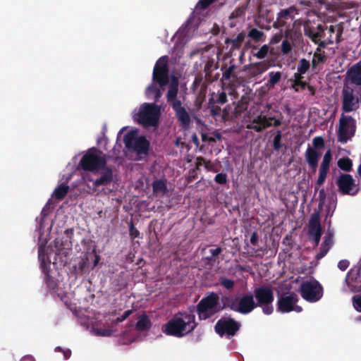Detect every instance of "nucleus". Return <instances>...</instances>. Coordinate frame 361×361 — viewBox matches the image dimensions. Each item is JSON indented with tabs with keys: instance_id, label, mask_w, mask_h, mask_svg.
I'll return each mask as SVG.
<instances>
[{
	"instance_id": "nucleus-1",
	"label": "nucleus",
	"mask_w": 361,
	"mask_h": 361,
	"mask_svg": "<svg viewBox=\"0 0 361 361\" xmlns=\"http://www.w3.org/2000/svg\"><path fill=\"white\" fill-rule=\"evenodd\" d=\"M39 222L37 232L39 234V250L38 257L40 267L45 275V281L48 288L54 293H56L60 299L69 306L68 293L62 290L63 284L61 282H56L50 275L51 264L53 257V264L57 268L63 267L67 262V257L72 249L71 231L66 230L61 236L56 238L54 242V246L51 245H45L47 238L51 229V219L44 213V209L41 213L39 219H37Z\"/></svg>"
},
{
	"instance_id": "nucleus-2",
	"label": "nucleus",
	"mask_w": 361,
	"mask_h": 361,
	"mask_svg": "<svg viewBox=\"0 0 361 361\" xmlns=\"http://www.w3.org/2000/svg\"><path fill=\"white\" fill-rule=\"evenodd\" d=\"M297 10L294 6L281 11L274 23L276 27L285 32L286 39L281 44L283 54L289 53L292 49V44L300 39L302 35V23L295 20Z\"/></svg>"
},
{
	"instance_id": "nucleus-3",
	"label": "nucleus",
	"mask_w": 361,
	"mask_h": 361,
	"mask_svg": "<svg viewBox=\"0 0 361 361\" xmlns=\"http://www.w3.org/2000/svg\"><path fill=\"white\" fill-rule=\"evenodd\" d=\"M197 326L195 316L190 312H178L162 326V331L169 336L182 338Z\"/></svg>"
},
{
	"instance_id": "nucleus-4",
	"label": "nucleus",
	"mask_w": 361,
	"mask_h": 361,
	"mask_svg": "<svg viewBox=\"0 0 361 361\" xmlns=\"http://www.w3.org/2000/svg\"><path fill=\"white\" fill-rule=\"evenodd\" d=\"M215 0H200L196 6L192 16L188 20L185 26L179 30L174 35V40L176 41V49L181 48L182 44H185L190 40L193 36L195 29L197 28L198 25H203L200 22V16L198 13L200 11L210 5Z\"/></svg>"
},
{
	"instance_id": "nucleus-5",
	"label": "nucleus",
	"mask_w": 361,
	"mask_h": 361,
	"mask_svg": "<svg viewBox=\"0 0 361 361\" xmlns=\"http://www.w3.org/2000/svg\"><path fill=\"white\" fill-rule=\"evenodd\" d=\"M123 136V142L128 150L135 154L136 159H145L149 152V142L145 137L140 135L135 128L128 130L127 127L122 128L118 132V135L126 132Z\"/></svg>"
},
{
	"instance_id": "nucleus-6",
	"label": "nucleus",
	"mask_w": 361,
	"mask_h": 361,
	"mask_svg": "<svg viewBox=\"0 0 361 361\" xmlns=\"http://www.w3.org/2000/svg\"><path fill=\"white\" fill-rule=\"evenodd\" d=\"M161 106L154 103H143L132 112L134 121L145 128L155 127L158 125Z\"/></svg>"
},
{
	"instance_id": "nucleus-7",
	"label": "nucleus",
	"mask_w": 361,
	"mask_h": 361,
	"mask_svg": "<svg viewBox=\"0 0 361 361\" xmlns=\"http://www.w3.org/2000/svg\"><path fill=\"white\" fill-rule=\"evenodd\" d=\"M305 34L315 43L321 47L333 44L338 40L339 28L336 30L334 25L326 27L325 30L321 25H318L317 30L309 28L307 25H304Z\"/></svg>"
},
{
	"instance_id": "nucleus-8",
	"label": "nucleus",
	"mask_w": 361,
	"mask_h": 361,
	"mask_svg": "<svg viewBox=\"0 0 361 361\" xmlns=\"http://www.w3.org/2000/svg\"><path fill=\"white\" fill-rule=\"evenodd\" d=\"M106 160L101 152L95 148L88 149L80 161L81 167L85 171L99 172L106 166Z\"/></svg>"
},
{
	"instance_id": "nucleus-9",
	"label": "nucleus",
	"mask_w": 361,
	"mask_h": 361,
	"mask_svg": "<svg viewBox=\"0 0 361 361\" xmlns=\"http://www.w3.org/2000/svg\"><path fill=\"white\" fill-rule=\"evenodd\" d=\"M302 298L310 302L319 300L323 295V288L314 279H310L303 281L300 286Z\"/></svg>"
},
{
	"instance_id": "nucleus-10",
	"label": "nucleus",
	"mask_w": 361,
	"mask_h": 361,
	"mask_svg": "<svg viewBox=\"0 0 361 361\" xmlns=\"http://www.w3.org/2000/svg\"><path fill=\"white\" fill-rule=\"evenodd\" d=\"M228 306L231 310L247 314L250 313L257 306L254 297L251 294H243L231 298L228 301Z\"/></svg>"
},
{
	"instance_id": "nucleus-11",
	"label": "nucleus",
	"mask_w": 361,
	"mask_h": 361,
	"mask_svg": "<svg viewBox=\"0 0 361 361\" xmlns=\"http://www.w3.org/2000/svg\"><path fill=\"white\" fill-rule=\"evenodd\" d=\"M255 297L257 299V305L262 307L264 314H271L274 311L272 302L274 301L273 290L267 286H262L255 289Z\"/></svg>"
},
{
	"instance_id": "nucleus-12",
	"label": "nucleus",
	"mask_w": 361,
	"mask_h": 361,
	"mask_svg": "<svg viewBox=\"0 0 361 361\" xmlns=\"http://www.w3.org/2000/svg\"><path fill=\"white\" fill-rule=\"evenodd\" d=\"M361 103V92L353 87L345 86L343 91V111L350 112L359 108Z\"/></svg>"
},
{
	"instance_id": "nucleus-13",
	"label": "nucleus",
	"mask_w": 361,
	"mask_h": 361,
	"mask_svg": "<svg viewBox=\"0 0 361 361\" xmlns=\"http://www.w3.org/2000/svg\"><path fill=\"white\" fill-rule=\"evenodd\" d=\"M219 296L211 294L202 299L197 305V311L200 319H206L219 311Z\"/></svg>"
},
{
	"instance_id": "nucleus-14",
	"label": "nucleus",
	"mask_w": 361,
	"mask_h": 361,
	"mask_svg": "<svg viewBox=\"0 0 361 361\" xmlns=\"http://www.w3.org/2000/svg\"><path fill=\"white\" fill-rule=\"evenodd\" d=\"M273 118H267L262 114L257 113L255 109H250L247 114V128L255 130L257 132H261L263 129L267 128L272 125L271 120Z\"/></svg>"
},
{
	"instance_id": "nucleus-15",
	"label": "nucleus",
	"mask_w": 361,
	"mask_h": 361,
	"mask_svg": "<svg viewBox=\"0 0 361 361\" xmlns=\"http://www.w3.org/2000/svg\"><path fill=\"white\" fill-rule=\"evenodd\" d=\"M355 132V121L351 116L342 115L339 120L338 140L344 144L354 135Z\"/></svg>"
},
{
	"instance_id": "nucleus-16",
	"label": "nucleus",
	"mask_w": 361,
	"mask_h": 361,
	"mask_svg": "<svg viewBox=\"0 0 361 361\" xmlns=\"http://www.w3.org/2000/svg\"><path fill=\"white\" fill-rule=\"evenodd\" d=\"M298 296L296 293L290 292L283 293L278 300L277 310L282 313H287L291 311L300 312L302 307L297 305Z\"/></svg>"
},
{
	"instance_id": "nucleus-17",
	"label": "nucleus",
	"mask_w": 361,
	"mask_h": 361,
	"mask_svg": "<svg viewBox=\"0 0 361 361\" xmlns=\"http://www.w3.org/2000/svg\"><path fill=\"white\" fill-rule=\"evenodd\" d=\"M168 61V56H161L157 60L154 67L153 81H157L161 87L165 86L169 82Z\"/></svg>"
},
{
	"instance_id": "nucleus-18",
	"label": "nucleus",
	"mask_w": 361,
	"mask_h": 361,
	"mask_svg": "<svg viewBox=\"0 0 361 361\" xmlns=\"http://www.w3.org/2000/svg\"><path fill=\"white\" fill-rule=\"evenodd\" d=\"M240 324L230 317H223L215 325L216 332L221 336H233L240 329Z\"/></svg>"
},
{
	"instance_id": "nucleus-19",
	"label": "nucleus",
	"mask_w": 361,
	"mask_h": 361,
	"mask_svg": "<svg viewBox=\"0 0 361 361\" xmlns=\"http://www.w3.org/2000/svg\"><path fill=\"white\" fill-rule=\"evenodd\" d=\"M322 227L318 212L313 213L310 219L308 235L310 240L317 246L320 241Z\"/></svg>"
},
{
	"instance_id": "nucleus-20",
	"label": "nucleus",
	"mask_w": 361,
	"mask_h": 361,
	"mask_svg": "<svg viewBox=\"0 0 361 361\" xmlns=\"http://www.w3.org/2000/svg\"><path fill=\"white\" fill-rule=\"evenodd\" d=\"M345 86L353 87L361 92V64L353 66L347 72Z\"/></svg>"
},
{
	"instance_id": "nucleus-21",
	"label": "nucleus",
	"mask_w": 361,
	"mask_h": 361,
	"mask_svg": "<svg viewBox=\"0 0 361 361\" xmlns=\"http://www.w3.org/2000/svg\"><path fill=\"white\" fill-rule=\"evenodd\" d=\"M332 159V155L331 152V149H328L326 153L324 154L319 169V177L317 180L316 186H315V190H318L320 185H322L326 176L327 173L329 171L330 167V163Z\"/></svg>"
},
{
	"instance_id": "nucleus-22",
	"label": "nucleus",
	"mask_w": 361,
	"mask_h": 361,
	"mask_svg": "<svg viewBox=\"0 0 361 361\" xmlns=\"http://www.w3.org/2000/svg\"><path fill=\"white\" fill-rule=\"evenodd\" d=\"M337 185L343 194L354 195L357 192L354 180L349 174H343L337 180Z\"/></svg>"
},
{
	"instance_id": "nucleus-23",
	"label": "nucleus",
	"mask_w": 361,
	"mask_h": 361,
	"mask_svg": "<svg viewBox=\"0 0 361 361\" xmlns=\"http://www.w3.org/2000/svg\"><path fill=\"white\" fill-rule=\"evenodd\" d=\"M102 173L99 178L93 180L89 178L87 176H84L83 178L85 182H92L94 186L104 185L109 183L113 178L112 170L109 168L104 166L102 169Z\"/></svg>"
},
{
	"instance_id": "nucleus-24",
	"label": "nucleus",
	"mask_w": 361,
	"mask_h": 361,
	"mask_svg": "<svg viewBox=\"0 0 361 361\" xmlns=\"http://www.w3.org/2000/svg\"><path fill=\"white\" fill-rule=\"evenodd\" d=\"M310 63L308 61L305 59H301L299 61L298 66V73L295 74V82L293 84V88H294L296 91H298V87L301 86V87H304L305 84L300 81L301 75L304 74L309 69Z\"/></svg>"
},
{
	"instance_id": "nucleus-25",
	"label": "nucleus",
	"mask_w": 361,
	"mask_h": 361,
	"mask_svg": "<svg viewBox=\"0 0 361 361\" xmlns=\"http://www.w3.org/2000/svg\"><path fill=\"white\" fill-rule=\"evenodd\" d=\"M92 332L97 336L109 337L118 336V332L113 327H109L105 324H96L92 327Z\"/></svg>"
},
{
	"instance_id": "nucleus-26",
	"label": "nucleus",
	"mask_w": 361,
	"mask_h": 361,
	"mask_svg": "<svg viewBox=\"0 0 361 361\" xmlns=\"http://www.w3.org/2000/svg\"><path fill=\"white\" fill-rule=\"evenodd\" d=\"M322 154V152L320 150H315L314 148L307 149L305 154V160L313 171L317 170Z\"/></svg>"
},
{
	"instance_id": "nucleus-27",
	"label": "nucleus",
	"mask_w": 361,
	"mask_h": 361,
	"mask_svg": "<svg viewBox=\"0 0 361 361\" xmlns=\"http://www.w3.org/2000/svg\"><path fill=\"white\" fill-rule=\"evenodd\" d=\"M178 79L173 76L171 77V80L170 85L169 87V90L167 92V101L172 105L173 107V104L180 103L179 100L177 99V94H178Z\"/></svg>"
},
{
	"instance_id": "nucleus-28",
	"label": "nucleus",
	"mask_w": 361,
	"mask_h": 361,
	"mask_svg": "<svg viewBox=\"0 0 361 361\" xmlns=\"http://www.w3.org/2000/svg\"><path fill=\"white\" fill-rule=\"evenodd\" d=\"M173 109L175 110L178 121L181 123L183 127H188L190 122V117L185 108L181 106V103L173 104Z\"/></svg>"
},
{
	"instance_id": "nucleus-29",
	"label": "nucleus",
	"mask_w": 361,
	"mask_h": 361,
	"mask_svg": "<svg viewBox=\"0 0 361 361\" xmlns=\"http://www.w3.org/2000/svg\"><path fill=\"white\" fill-rule=\"evenodd\" d=\"M333 243V235L331 233H328L324 237V240L320 248V252L317 254V259H322L326 255L329 250Z\"/></svg>"
},
{
	"instance_id": "nucleus-30",
	"label": "nucleus",
	"mask_w": 361,
	"mask_h": 361,
	"mask_svg": "<svg viewBox=\"0 0 361 361\" xmlns=\"http://www.w3.org/2000/svg\"><path fill=\"white\" fill-rule=\"evenodd\" d=\"M145 94L147 99H154V101H157L161 95L160 90L154 84L147 87Z\"/></svg>"
},
{
	"instance_id": "nucleus-31",
	"label": "nucleus",
	"mask_w": 361,
	"mask_h": 361,
	"mask_svg": "<svg viewBox=\"0 0 361 361\" xmlns=\"http://www.w3.org/2000/svg\"><path fill=\"white\" fill-rule=\"evenodd\" d=\"M69 187L64 183L60 184L53 192L51 197L61 200L68 193Z\"/></svg>"
},
{
	"instance_id": "nucleus-32",
	"label": "nucleus",
	"mask_w": 361,
	"mask_h": 361,
	"mask_svg": "<svg viewBox=\"0 0 361 361\" xmlns=\"http://www.w3.org/2000/svg\"><path fill=\"white\" fill-rule=\"evenodd\" d=\"M151 322L148 317L142 314L139 317L137 322L136 324V329L139 331H143L148 329L150 327Z\"/></svg>"
},
{
	"instance_id": "nucleus-33",
	"label": "nucleus",
	"mask_w": 361,
	"mask_h": 361,
	"mask_svg": "<svg viewBox=\"0 0 361 361\" xmlns=\"http://www.w3.org/2000/svg\"><path fill=\"white\" fill-rule=\"evenodd\" d=\"M153 191L157 195H164L166 190V186L164 180H157L153 183Z\"/></svg>"
},
{
	"instance_id": "nucleus-34",
	"label": "nucleus",
	"mask_w": 361,
	"mask_h": 361,
	"mask_svg": "<svg viewBox=\"0 0 361 361\" xmlns=\"http://www.w3.org/2000/svg\"><path fill=\"white\" fill-rule=\"evenodd\" d=\"M269 79L268 80V85L271 86L275 85L276 83L279 82L281 78V72H269Z\"/></svg>"
},
{
	"instance_id": "nucleus-35",
	"label": "nucleus",
	"mask_w": 361,
	"mask_h": 361,
	"mask_svg": "<svg viewBox=\"0 0 361 361\" xmlns=\"http://www.w3.org/2000/svg\"><path fill=\"white\" fill-rule=\"evenodd\" d=\"M338 166L344 171H350L352 168V161L349 158H342L338 161Z\"/></svg>"
},
{
	"instance_id": "nucleus-36",
	"label": "nucleus",
	"mask_w": 361,
	"mask_h": 361,
	"mask_svg": "<svg viewBox=\"0 0 361 361\" xmlns=\"http://www.w3.org/2000/svg\"><path fill=\"white\" fill-rule=\"evenodd\" d=\"M324 139L320 137H315L312 140V147L310 148H314L315 150H320L322 151V149L324 148Z\"/></svg>"
},
{
	"instance_id": "nucleus-37",
	"label": "nucleus",
	"mask_w": 361,
	"mask_h": 361,
	"mask_svg": "<svg viewBox=\"0 0 361 361\" xmlns=\"http://www.w3.org/2000/svg\"><path fill=\"white\" fill-rule=\"evenodd\" d=\"M269 51V47L267 44H264L259 50L255 54V56H256L259 59H262L267 56Z\"/></svg>"
},
{
	"instance_id": "nucleus-38",
	"label": "nucleus",
	"mask_w": 361,
	"mask_h": 361,
	"mask_svg": "<svg viewBox=\"0 0 361 361\" xmlns=\"http://www.w3.org/2000/svg\"><path fill=\"white\" fill-rule=\"evenodd\" d=\"M249 37L256 41H259L263 36V32L255 28L252 29L248 34Z\"/></svg>"
},
{
	"instance_id": "nucleus-39",
	"label": "nucleus",
	"mask_w": 361,
	"mask_h": 361,
	"mask_svg": "<svg viewBox=\"0 0 361 361\" xmlns=\"http://www.w3.org/2000/svg\"><path fill=\"white\" fill-rule=\"evenodd\" d=\"M132 310H126L121 317H117L116 319L111 321V324H118L126 319L132 313Z\"/></svg>"
},
{
	"instance_id": "nucleus-40",
	"label": "nucleus",
	"mask_w": 361,
	"mask_h": 361,
	"mask_svg": "<svg viewBox=\"0 0 361 361\" xmlns=\"http://www.w3.org/2000/svg\"><path fill=\"white\" fill-rule=\"evenodd\" d=\"M353 304L355 309L361 312V295H356L353 297Z\"/></svg>"
},
{
	"instance_id": "nucleus-41",
	"label": "nucleus",
	"mask_w": 361,
	"mask_h": 361,
	"mask_svg": "<svg viewBox=\"0 0 361 361\" xmlns=\"http://www.w3.org/2000/svg\"><path fill=\"white\" fill-rule=\"evenodd\" d=\"M245 35L243 33H240L238 35V37L232 40V45L233 47H238L242 42L244 40Z\"/></svg>"
},
{
	"instance_id": "nucleus-42",
	"label": "nucleus",
	"mask_w": 361,
	"mask_h": 361,
	"mask_svg": "<svg viewBox=\"0 0 361 361\" xmlns=\"http://www.w3.org/2000/svg\"><path fill=\"white\" fill-rule=\"evenodd\" d=\"M214 180L219 184H225L227 181V177L226 174L221 173L216 175Z\"/></svg>"
},
{
	"instance_id": "nucleus-43",
	"label": "nucleus",
	"mask_w": 361,
	"mask_h": 361,
	"mask_svg": "<svg viewBox=\"0 0 361 361\" xmlns=\"http://www.w3.org/2000/svg\"><path fill=\"white\" fill-rule=\"evenodd\" d=\"M221 284L228 289L232 288L234 285L233 280L226 278L221 279Z\"/></svg>"
},
{
	"instance_id": "nucleus-44",
	"label": "nucleus",
	"mask_w": 361,
	"mask_h": 361,
	"mask_svg": "<svg viewBox=\"0 0 361 361\" xmlns=\"http://www.w3.org/2000/svg\"><path fill=\"white\" fill-rule=\"evenodd\" d=\"M55 350L57 352H61L65 359H68L71 355V351L68 348L63 349L61 347H56Z\"/></svg>"
},
{
	"instance_id": "nucleus-45",
	"label": "nucleus",
	"mask_w": 361,
	"mask_h": 361,
	"mask_svg": "<svg viewBox=\"0 0 361 361\" xmlns=\"http://www.w3.org/2000/svg\"><path fill=\"white\" fill-rule=\"evenodd\" d=\"M349 262L346 259L341 260L338 264V267L341 271H345L349 267Z\"/></svg>"
},
{
	"instance_id": "nucleus-46",
	"label": "nucleus",
	"mask_w": 361,
	"mask_h": 361,
	"mask_svg": "<svg viewBox=\"0 0 361 361\" xmlns=\"http://www.w3.org/2000/svg\"><path fill=\"white\" fill-rule=\"evenodd\" d=\"M323 56L321 54H314L312 59V63L314 65L323 61Z\"/></svg>"
},
{
	"instance_id": "nucleus-47",
	"label": "nucleus",
	"mask_w": 361,
	"mask_h": 361,
	"mask_svg": "<svg viewBox=\"0 0 361 361\" xmlns=\"http://www.w3.org/2000/svg\"><path fill=\"white\" fill-rule=\"evenodd\" d=\"M226 101H227V99H226V93L225 92L220 93L219 95V97H218V102L220 104H224L226 102Z\"/></svg>"
},
{
	"instance_id": "nucleus-48",
	"label": "nucleus",
	"mask_w": 361,
	"mask_h": 361,
	"mask_svg": "<svg viewBox=\"0 0 361 361\" xmlns=\"http://www.w3.org/2000/svg\"><path fill=\"white\" fill-rule=\"evenodd\" d=\"M130 234L133 238H137L139 235V232L136 230L133 226H130Z\"/></svg>"
},
{
	"instance_id": "nucleus-49",
	"label": "nucleus",
	"mask_w": 361,
	"mask_h": 361,
	"mask_svg": "<svg viewBox=\"0 0 361 361\" xmlns=\"http://www.w3.org/2000/svg\"><path fill=\"white\" fill-rule=\"evenodd\" d=\"M209 252L212 254V257H216L220 254V252H221V249L220 247H216L215 249H211Z\"/></svg>"
},
{
	"instance_id": "nucleus-50",
	"label": "nucleus",
	"mask_w": 361,
	"mask_h": 361,
	"mask_svg": "<svg viewBox=\"0 0 361 361\" xmlns=\"http://www.w3.org/2000/svg\"><path fill=\"white\" fill-rule=\"evenodd\" d=\"M250 242L252 244L255 245L257 242V236L255 233H253L251 238H250Z\"/></svg>"
},
{
	"instance_id": "nucleus-51",
	"label": "nucleus",
	"mask_w": 361,
	"mask_h": 361,
	"mask_svg": "<svg viewBox=\"0 0 361 361\" xmlns=\"http://www.w3.org/2000/svg\"><path fill=\"white\" fill-rule=\"evenodd\" d=\"M231 73V71L227 70L226 71H225L224 73L223 78L225 79H228L230 78Z\"/></svg>"
},
{
	"instance_id": "nucleus-52",
	"label": "nucleus",
	"mask_w": 361,
	"mask_h": 361,
	"mask_svg": "<svg viewBox=\"0 0 361 361\" xmlns=\"http://www.w3.org/2000/svg\"><path fill=\"white\" fill-rule=\"evenodd\" d=\"M20 361H35L33 357L30 355H26L23 357Z\"/></svg>"
},
{
	"instance_id": "nucleus-53",
	"label": "nucleus",
	"mask_w": 361,
	"mask_h": 361,
	"mask_svg": "<svg viewBox=\"0 0 361 361\" xmlns=\"http://www.w3.org/2000/svg\"><path fill=\"white\" fill-rule=\"evenodd\" d=\"M281 121H280V120H279V119H275V120H274V123H273V125H274V126H280V125H281Z\"/></svg>"
},
{
	"instance_id": "nucleus-54",
	"label": "nucleus",
	"mask_w": 361,
	"mask_h": 361,
	"mask_svg": "<svg viewBox=\"0 0 361 361\" xmlns=\"http://www.w3.org/2000/svg\"><path fill=\"white\" fill-rule=\"evenodd\" d=\"M192 140H193V142H194L196 145H197V144H198V138H197V136L195 134H194V135H192Z\"/></svg>"
},
{
	"instance_id": "nucleus-55",
	"label": "nucleus",
	"mask_w": 361,
	"mask_h": 361,
	"mask_svg": "<svg viewBox=\"0 0 361 361\" xmlns=\"http://www.w3.org/2000/svg\"><path fill=\"white\" fill-rule=\"evenodd\" d=\"M280 137H281V133H280V132H279V133H278V135H277L275 137V138H274V141H275V142H276L277 140H279V138H280Z\"/></svg>"
},
{
	"instance_id": "nucleus-56",
	"label": "nucleus",
	"mask_w": 361,
	"mask_h": 361,
	"mask_svg": "<svg viewBox=\"0 0 361 361\" xmlns=\"http://www.w3.org/2000/svg\"><path fill=\"white\" fill-rule=\"evenodd\" d=\"M324 191L323 189L319 191V197H320V198H322V196L324 195ZM321 201L323 202V200L322 199H321Z\"/></svg>"
},
{
	"instance_id": "nucleus-57",
	"label": "nucleus",
	"mask_w": 361,
	"mask_h": 361,
	"mask_svg": "<svg viewBox=\"0 0 361 361\" xmlns=\"http://www.w3.org/2000/svg\"><path fill=\"white\" fill-rule=\"evenodd\" d=\"M133 341H123V343L124 344H128V343H130Z\"/></svg>"
},
{
	"instance_id": "nucleus-58",
	"label": "nucleus",
	"mask_w": 361,
	"mask_h": 361,
	"mask_svg": "<svg viewBox=\"0 0 361 361\" xmlns=\"http://www.w3.org/2000/svg\"><path fill=\"white\" fill-rule=\"evenodd\" d=\"M349 275H350V272H348V274H347V276H346V278H345V281H348V278Z\"/></svg>"
},
{
	"instance_id": "nucleus-59",
	"label": "nucleus",
	"mask_w": 361,
	"mask_h": 361,
	"mask_svg": "<svg viewBox=\"0 0 361 361\" xmlns=\"http://www.w3.org/2000/svg\"><path fill=\"white\" fill-rule=\"evenodd\" d=\"M98 262V259H97L94 262V264H96Z\"/></svg>"
}]
</instances>
